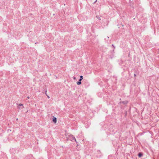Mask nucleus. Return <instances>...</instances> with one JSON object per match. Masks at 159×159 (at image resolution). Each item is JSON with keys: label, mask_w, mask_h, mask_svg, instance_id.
<instances>
[{"label": "nucleus", "mask_w": 159, "mask_h": 159, "mask_svg": "<svg viewBox=\"0 0 159 159\" xmlns=\"http://www.w3.org/2000/svg\"><path fill=\"white\" fill-rule=\"evenodd\" d=\"M73 79L74 80H75L76 79V77H73Z\"/></svg>", "instance_id": "obj_7"}, {"label": "nucleus", "mask_w": 159, "mask_h": 159, "mask_svg": "<svg viewBox=\"0 0 159 159\" xmlns=\"http://www.w3.org/2000/svg\"><path fill=\"white\" fill-rule=\"evenodd\" d=\"M67 139L68 140L69 139L71 141L73 142L75 141L77 143V142L76 141V140L75 137L73 136L72 135L70 136L69 137V138Z\"/></svg>", "instance_id": "obj_1"}, {"label": "nucleus", "mask_w": 159, "mask_h": 159, "mask_svg": "<svg viewBox=\"0 0 159 159\" xmlns=\"http://www.w3.org/2000/svg\"><path fill=\"white\" fill-rule=\"evenodd\" d=\"M47 97H48V98H49L50 97H49V96H47Z\"/></svg>", "instance_id": "obj_9"}, {"label": "nucleus", "mask_w": 159, "mask_h": 159, "mask_svg": "<svg viewBox=\"0 0 159 159\" xmlns=\"http://www.w3.org/2000/svg\"><path fill=\"white\" fill-rule=\"evenodd\" d=\"M83 79V76H80V84H81V81Z\"/></svg>", "instance_id": "obj_5"}, {"label": "nucleus", "mask_w": 159, "mask_h": 159, "mask_svg": "<svg viewBox=\"0 0 159 159\" xmlns=\"http://www.w3.org/2000/svg\"><path fill=\"white\" fill-rule=\"evenodd\" d=\"M142 156V154L141 153H139L138 154L139 157H141Z\"/></svg>", "instance_id": "obj_4"}, {"label": "nucleus", "mask_w": 159, "mask_h": 159, "mask_svg": "<svg viewBox=\"0 0 159 159\" xmlns=\"http://www.w3.org/2000/svg\"><path fill=\"white\" fill-rule=\"evenodd\" d=\"M46 92H47V90H46V91H45V94H46V95H47V94H46Z\"/></svg>", "instance_id": "obj_8"}, {"label": "nucleus", "mask_w": 159, "mask_h": 159, "mask_svg": "<svg viewBox=\"0 0 159 159\" xmlns=\"http://www.w3.org/2000/svg\"><path fill=\"white\" fill-rule=\"evenodd\" d=\"M52 121L54 123H56L57 122V118L55 117H53L52 118Z\"/></svg>", "instance_id": "obj_3"}, {"label": "nucleus", "mask_w": 159, "mask_h": 159, "mask_svg": "<svg viewBox=\"0 0 159 159\" xmlns=\"http://www.w3.org/2000/svg\"><path fill=\"white\" fill-rule=\"evenodd\" d=\"M27 98H30V97L29 96L27 97Z\"/></svg>", "instance_id": "obj_10"}, {"label": "nucleus", "mask_w": 159, "mask_h": 159, "mask_svg": "<svg viewBox=\"0 0 159 159\" xmlns=\"http://www.w3.org/2000/svg\"><path fill=\"white\" fill-rule=\"evenodd\" d=\"M77 84L78 85H80V79L77 82Z\"/></svg>", "instance_id": "obj_6"}, {"label": "nucleus", "mask_w": 159, "mask_h": 159, "mask_svg": "<svg viewBox=\"0 0 159 159\" xmlns=\"http://www.w3.org/2000/svg\"><path fill=\"white\" fill-rule=\"evenodd\" d=\"M37 43H35V44H37Z\"/></svg>", "instance_id": "obj_11"}, {"label": "nucleus", "mask_w": 159, "mask_h": 159, "mask_svg": "<svg viewBox=\"0 0 159 159\" xmlns=\"http://www.w3.org/2000/svg\"><path fill=\"white\" fill-rule=\"evenodd\" d=\"M18 108L20 109H22L24 107L22 104H20L19 105L18 107Z\"/></svg>", "instance_id": "obj_2"}]
</instances>
